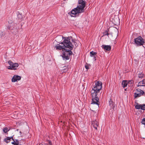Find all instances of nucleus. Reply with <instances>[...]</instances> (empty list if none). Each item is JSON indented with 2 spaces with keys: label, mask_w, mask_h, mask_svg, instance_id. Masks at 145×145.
<instances>
[{
  "label": "nucleus",
  "mask_w": 145,
  "mask_h": 145,
  "mask_svg": "<svg viewBox=\"0 0 145 145\" xmlns=\"http://www.w3.org/2000/svg\"><path fill=\"white\" fill-rule=\"evenodd\" d=\"M59 39H63V41L55 46V48H56V50H62L63 51V50L65 49V48H68L71 50H72L73 46L71 41H72V42H74V44L76 43V42L74 41L72 37H65L61 35H59L56 37L57 40Z\"/></svg>",
  "instance_id": "obj_1"
},
{
  "label": "nucleus",
  "mask_w": 145,
  "mask_h": 145,
  "mask_svg": "<svg viewBox=\"0 0 145 145\" xmlns=\"http://www.w3.org/2000/svg\"><path fill=\"white\" fill-rule=\"evenodd\" d=\"M95 84L93 85L91 91L92 97L91 104H96L99 106V99L97 97V95L102 89L103 84L101 82L99 81H95Z\"/></svg>",
  "instance_id": "obj_2"
},
{
  "label": "nucleus",
  "mask_w": 145,
  "mask_h": 145,
  "mask_svg": "<svg viewBox=\"0 0 145 145\" xmlns=\"http://www.w3.org/2000/svg\"><path fill=\"white\" fill-rule=\"evenodd\" d=\"M71 50V49L69 50L67 48L63 50L62 54L61 56L62 57L63 60L66 61L69 59V57L72 54Z\"/></svg>",
  "instance_id": "obj_3"
},
{
  "label": "nucleus",
  "mask_w": 145,
  "mask_h": 145,
  "mask_svg": "<svg viewBox=\"0 0 145 145\" xmlns=\"http://www.w3.org/2000/svg\"><path fill=\"white\" fill-rule=\"evenodd\" d=\"M78 5L76 8L78 9V12L80 11L81 13L84 12L85 10L84 8L86 6V3L83 0H79L78 2Z\"/></svg>",
  "instance_id": "obj_4"
},
{
  "label": "nucleus",
  "mask_w": 145,
  "mask_h": 145,
  "mask_svg": "<svg viewBox=\"0 0 145 145\" xmlns=\"http://www.w3.org/2000/svg\"><path fill=\"white\" fill-rule=\"evenodd\" d=\"M134 43L137 46L143 45L145 43V40L140 36L134 39Z\"/></svg>",
  "instance_id": "obj_5"
},
{
  "label": "nucleus",
  "mask_w": 145,
  "mask_h": 145,
  "mask_svg": "<svg viewBox=\"0 0 145 145\" xmlns=\"http://www.w3.org/2000/svg\"><path fill=\"white\" fill-rule=\"evenodd\" d=\"M8 63L10 65L7 67L8 69L16 70L17 69V68L19 66V65L17 63H13L11 60H9L8 61Z\"/></svg>",
  "instance_id": "obj_6"
},
{
  "label": "nucleus",
  "mask_w": 145,
  "mask_h": 145,
  "mask_svg": "<svg viewBox=\"0 0 145 145\" xmlns=\"http://www.w3.org/2000/svg\"><path fill=\"white\" fill-rule=\"evenodd\" d=\"M81 12L79 11L78 12V8L76 7L72 9L71 12L69 13V14L72 17L75 16H78L81 13Z\"/></svg>",
  "instance_id": "obj_7"
},
{
  "label": "nucleus",
  "mask_w": 145,
  "mask_h": 145,
  "mask_svg": "<svg viewBox=\"0 0 145 145\" xmlns=\"http://www.w3.org/2000/svg\"><path fill=\"white\" fill-rule=\"evenodd\" d=\"M142 88H140V89L138 88L136 89L137 92L134 93V98L135 99L140 97L141 96L143 95L144 93V91L141 89Z\"/></svg>",
  "instance_id": "obj_8"
},
{
  "label": "nucleus",
  "mask_w": 145,
  "mask_h": 145,
  "mask_svg": "<svg viewBox=\"0 0 145 145\" xmlns=\"http://www.w3.org/2000/svg\"><path fill=\"white\" fill-rule=\"evenodd\" d=\"M21 78V76L17 75H14L12 79V82H15L17 81L20 80Z\"/></svg>",
  "instance_id": "obj_9"
},
{
  "label": "nucleus",
  "mask_w": 145,
  "mask_h": 145,
  "mask_svg": "<svg viewBox=\"0 0 145 145\" xmlns=\"http://www.w3.org/2000/svg\"><path fill=\"white\" fill-rule=\"evenodd\" d=\"M135 108L137 109H141L143 110H145V104H137L135 106Z\"/></svg>",
  "instance_id": "obj_10"
},
{
  "label": "nucleus",
  "mask_w": 145,
  "mask_h": 145,
  "mask_svg": "<svg viewBox=\"0 0 145 145\" xmlns=\"http://www.w3.org/2000/svg\"><path fill=\"white\" fill-rule=\"evenodd\" d=\"M99 123L96 120L93 121L92 122V126L96 130H97V127L99 126Z\"/></svg>",
  "instance_id": "obj_11"
},
{
  "label": "nucleus",
  "mask_w": 145,
  "mask_h": 145,
  "mask_svg": "<svg viewBox=\"0 0 145 145\" xmlns=\"http://www.w3.org/2000/svg\"><path fill=\"white\" fill-rule=\"evenodd\" d=\"M109 106H110L111 108H112L114 109L115 107V105L113 102V101L111 99H109Z\"/></svg>",
  "instance_id": "obj_12"
},
{
  "label": "nucleus",
  "mask_w": 145,
  "mask_h": 145,
  "mask_svg": "<svg viewBox=\"0 0 145 145\" xmlns=\"http://www.w3.org/2000/svg\"><path fill=\"white\" fill-rule=\"evenodd\" d=\"M7 29L9 30L12 29V32L14 34H16L18 32L17 29L16 28H12L11 26H8L7 27Z\"/></svg>",
  "instance_id": "obj_13"
},
{
  "label": "nucleus",
  "mask_w": 145,
  "mask_h": 145,
  "mask_svg": "<svg viewBox=\"0 0 145 145\" xmlns=\"http://www.w3.org/2000/svg\"><path fill=\"white\" fill-rule=\"evenodd\" d=\"M102 47L104 50L107 51H109L111 49V46L110 45H103L102 46Z\"/></svg>",
  "instance_id": "obj_14"
},
{
  "label": "nucleus",
  "mask_w": 145,
  "mask_h": 145,
  "mask_svg": "<svg viewBox=\"0 0 145 145\" xmlns=\"http://www.w3.org/2000/svg\"><path fill=\"white\" fill-rule=\"evenodd\" d=\"M97 53L96 52H94L93 51L90 52V56L91 57H92L93 58V59H94V61H95L96 60V54Z\"/></svg>",
  "instance_id": "obj_15"
},
{
  "label": "nucleus",
  "mask_w": 145,
  "mask_h": 145,
  "mask_svg": "<svg viewBox=\"0 0 145 145\" xmlns=\"http://www.w3.org/2000/svg\"><path fill=\"white\" fill-rule=\"evenodd\" d=\"M12 139V140H13V137H7L4 140V141L5 142L7 143H8L10 142V139Z\"/></svg>",
  "instance_id": "obj_16"
},
{
  "label": "nucleus",
  "mask_w": 145,
  "mask_h": 145,
  "mask_svg": "<svg viewBox=\"0 0 145 145\" xmlns=\"http://www.w3.org/2000/svg\"><path fill=\"white\" fill-rule=\"evenodd\" d=\"M13 142H11V144L14 145H22L21 144L19 143V141L17 139H14L12 140Z\"/></svg>",
  "instance_id": "obj_17"
},
{
  "label": "nucleus",
  "mask_w": 145,
  "mask_h": 145,
  "mask_svg": "<svg viewBox=\"0 0 145 145\" xmlns=\"http://www.w3.org/2000/svg\"><path fill=\"white\" fill-rule=\"evenodd\" d=\"M122 86L123 88L127 87V80H123L121 83Z\"/></svg>",
  "instance_id": "obj_18"
},
{
  "label": "nucleus",
  "mask_w": 145,
  "mask_h": 145,
  "mask_svg": "<svg viewBox=\"0 0 145 145\" xmlns=\"http://www.w3.org/2000/svg\"><path fill=\"white\" fill-rule=\"evenodd\" d=\"M18 18L19 19H21L23 18V16L19 12L17 13Z\"/></svg>",
  "instance_id": "obj_19"
},
{
  "label": "nucleus",
  "mask_w": 145,
  "mask_h": 145,
  "mask_svg": "<svg viewBox=\"0 0 145 145\" xmlns=\"http://www.w3.org/2000/svg\"><path fill=\"white\" fill-rule=\"evenodd\" d=\"M108 30H106L103 33V36H108V37L109 34L108 33Z\"/></svg>",
  "instance_id": "obj_20"
},
{
  "label": "nucleus",
  "mask_w": 145,
  "mask_h": 145,
  "mask_svg": "<svg viewBox=\"0 0 145 145\" xmlns=\"http://www.w3.org/2000/svg\"><path fill=\"white\" fill-rule=\"evenodd\" d=\"M3 131L5 133H7L9 130V129H8V128L6 127H5L3 128Z\"/></svg>",
  "instance_id": "obj_21"
},
{
  "label": "nucleus",
  "mask_w": 145,
  "mask_h": 145,
  "mask_svg": "<svg viewBox=\"0 0 145 145\" xmlns=\"http://www.w3.org/2000/svg\"><path fill=\"white\" fill-rule=\"evenodd\" d=\"M144 74L142 73L139 74L138 75V77L139 78H142Z\"/></svg>",
  "instance_id": "obj_22"
},
{
  "label": "nucleus",
  "mask_w": 145,
  "mask_h": 145,
  "mask_svg": "<svg viewBox=\"0 0 145 145\" xmlns=\"http://www.w3.org/2000/svg\"><path fill=\"white\" fill-rule=\"evenodd\" d=\"M141 123L142 124L145 125V118H143L141 121Z\"/></svg>",
  "instance_id": "obj_23"
},
{
  "label": "nucleus",
  "mask_w": 145,
  "mask_h": 145,
  "mask_svg": "<svg viewBox=\"0 0 145 145\" xmlns=\"http://www.w3.org/2000/svg\"><path fill=\"white\" fill-rule=\"evenodd\" d=\"M2 31H0V36L1 37H2L4 35Z\"/></svg>",
  "instance_id": "obj_24"
},
{
  "label": "nucleus",
  "mask_w": 145,
  "mask_h": 145,
  "mask_svg": "<svg viewBox=\"0 0 145 145\" xmlns=\"http://www.w3.org/2000/svg\"><path fill=\"white\" fill-rule=\"evenodd\" d=\"M141 82L143 85H145V80H142L141 81Z\"/></svg>",
  "instance_id": "obj_25"
},
{
  "label": "nucleus",
  "mask_w": 145,
  "mask_h": 145,
  "mask_svg": "<svg viewBox=\"0 0 145 145\" xmlns=\"http://www.w3.org/2000/svg\"><path fill=\"white\" fill-rule=\"evenodd\" d=\"M85 68H86V69H89V67H88V66L87 65L85 66Z\"/></svg>",
  "instance_id": "obj_26"
},
{
  "label": "nucleus",
  "mask_w": 145,
  "mask_h": 145,
  "mask_svg": "<svg viewBox=\"0 0 145 145\" xmlns=\"http://www.w3.org/2000/svg\"><path fill=\"white\" fill-rule=\"evenodd\" d=\"M63 71H64V72H65L66 71H67L68 70V69H63Z\"/></svg>",
  "instance_id": "obj_27"
},
{
  "label": "nucleus",
  "mask_w": 145,
  "mask_h": 145,
  "mask_svg": "<svg viewBox=\"0 0 145 145\" xmlns=\"http://www.w3.org/2000/svg\"><path fill=\"white\" fill-rule=\"evenodd\" d=\"M75 46H76V47L78 46V45L77 44H75Z\"/></svg>",
  "instance_id": "obj_28"
},
{
  "label": "nucleus",
  "mask_w": 145,
  "mask_h": 145,
  "mask_svg": "<svg viewBox=\"0 0 145 145\" xmlns=\"http://www.w3.org/2000/svg\"><path fill=\"white\" fill-rule=\"evenodd\" d=\"M143 95L145 97V91H144V94H143Z\"/></svg>",
  "instance_id": "obj_29"
},
{
  "label": "nucleus",
  "mask_w": 145,
  "mask_h": 145,
  "mask_svg": "<svg viewBox=\"0 0 145 145\" xmlns=\"http://www.w3.org/2000/svg\"><path fill=\"white\" fill-rule=\"evenodd\" d=\"M133 82V81L132 80H130V81H129V82H131V83H132V82Z\"/></svg>",
  "instance_id": "obj_30"
},
{
  "label": "nucleus",
  "mask_w": 145,
  "mask_h": 145,
  "mask_svg": "<svg viewBox=\"0 0 145 145\" xmlns=\"http://www.w3.org/2000/svg\"><path fill=\"white\" fill-rule=\"evenodd\" d=\"M20 133L21 134H22V132H21V131H20Z\"/></svg>",
  "instance_id": "obj_31"
},
{
  "label": "nucleus",
  "mask_w": 145,
  "mask_h": 145,
  "mask_svg": "<svg viewBox=\"0 0 145 145\" xmlns=\"http://www.w3.org/2000/svg\"><path fill=\"white\" fill-rule=\"evenodd\" d=\"M19 130V129H17L16 130V131H18Z\"/></svg>",
  "instance_id": "obj_32"
},
{
  "label": "nucleus",
  "mask_w": 145,
  "mask_h": 145,
  "mask_svg": "<svg viewBox=\"0 0 145 145\" xmlns=\"http://www.w3.org/2000/svg\"><path fill=\"white\" fill-rule=\"evenodd\" d=\"M50 143H51V142L50 141L49 142V144H50Z\"/></svg>",
  "instance_id": "obj_33"
},
{
  "label": "nucleus",
  "mask_w": 145,
  "mask_h": 145,
  "mask_svg": "<svg viewBox=\"0 0 145 145\" xmlns=\"http://www.w3.org/2000/svg\"><path fill=\"white\" fill-rule=\"evenodd\" d=\"M125 91H126V89H125Z\"/></svg>",
  "instance_id": "obj_34"
},
{
  "label": "nucleus",
  "mask_w": 145,
  "mask_h": 145,
  "mask_svg": "<svg viewBox=\"0 0 145 145\" xmlns=\"http://www.w3.org/2000/svg\"><path fill=\"white\" fill-rule=\"evenodd\" d=\"M9 23H12L11 22H10Z\"/></svg>",
  "instance_id": "obj_35"
},
{
  "label": "nucleus",
  "mask_w": 145,
  "mask_h": 145,
  "mask_svg": "<svg viewBox=\"0 0 145 145\" xmlns=\"http://www.w3.org/2000/svg\"><path fill=\"white\" fill-rule=\"evenodd\" d=\"M63 1H65L66 0H63Z\"/></svg>",
  "instance_id": "obj_36"
}]
</instances>
